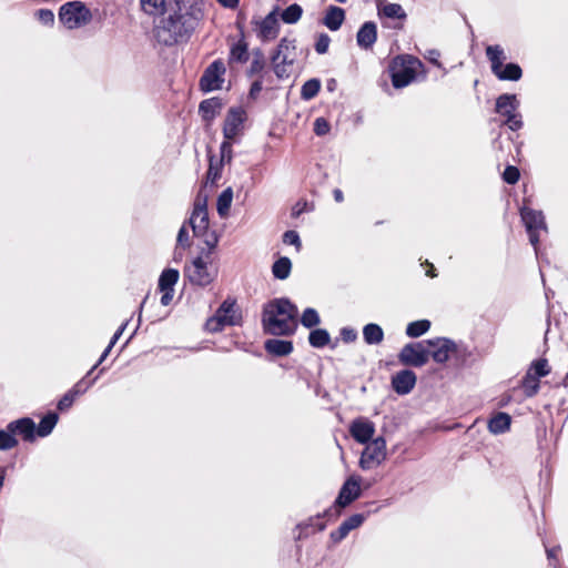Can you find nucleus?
I'll list each match as a JSON object with an SVG mask.
<instances>
[{
    "label": "nucleus",
    "mask_w": 568,
    "mask_h": 568,
    "mask_svg": "<svg viewBox=\"0 0 568 568\" xmlns=\"http://www.w3.org/2000/svg\"><path fill=\"white\" fill-rule=\"evenodd\" d=\"M202 16V10L195 2H169L163 17L154 27V38L166 47L185 42L196 29Z\"/></svg>",
    "instance_id": "obj_1"
},
{
    "label": "nucleus",
    "mask_w": 568,
    "mask_h": 568,
    "mask_svg": "<svg viewBox=\"0 0 568 568\" xmlns=\"http://www.w3.org/2000/svg\"><path fill=\"white\" fill-rule=\"evenodd\" d=\"M297 307L287 298H275L264 305L262 324L271 335H291L297 327Z\"/></svg>",
    "instance_id": "obj_2"
},
{
    "label": "nucleus",
    "mask_w": 568,
    "mask_h": 568,
    "mask_svg": "<svg viewBox=\"0 0 568 568\" xmlns=\"http://www.w3.org/2000/svg\"><path fill=\"white\" fill-rule=\"evenodd\" d=\"M192 229L193 235L203 239L210 250L215 248L219 237L214 232H209V213L206 199L197 196L190 219L186 222Z\"/></svg>",
    "instance_id": "obj_3"
},
{
    "label": "nucleus",
    "mask_w": 568,
    "mask_h": 568,
    "mask_svg": "<svg viewBox=\"0 0 568 568\" xmlns=\"http://www.w3.org/2000/svg\"><path fill=\"white\" fill-rule=\"evenodd\" d=\"M422 69V61L413 55L396 57L390 64V78L394 88L402 89L410 84Z\"/></svg>",
    "instance_id": "obj_4"
},
{
    "label": "nucleus",
    "mask_w": 568,
    "mask_h": 568,
    "mask_svg": "<svg viewBox=\"0 0 568 568\" xmlns=\"http://www.w3.org/2000/svg\"><path fill=\"white\" fill-rule=\"evenodd\" d=\"M58 17L67 29L74 30L89 24L92 20V12L84 2L73 0L60 7Z\"/></svg>",
    "instance_id": "obj_5"
},
{
    "label": "nucleus",
    "mask_w": 568,
    "mask_h": 568,
    "mask_svg": "<svg viewBox=\"0 0 568 568\" xmlns=\"http://www.w3.org/2000/svg\"><path fill=\"white\" fill-rule=\"evenodd\" d=\"M241 320V312L235 301L226 298L216 310L215 314L207 318L205 329L210 333H219L223 331L225 326L239 325Z\"/></svg>",
    "instance_id": "obj_6"
},
{
    "label": "nucleus",
    "mask_w": 568,
    "mask_h": 568,
    "mask_svg": "<svg viewBox=\"0 0 568 568\" xmlns=\"http://www.w3.org/2000/svg\"><path fill=\"white\" fill-rule=\"evenodd\" d=\"M519 101L516 94L504 93L496 99L495 111L505 118V125L511 131H518L523 128L520 113L517 112Z\"/></svg>",
    "instance_id": "obj_7"
},
{
    "label": "nucleus",
    "mask_w": 568,
    "mask_h": 568,
    "mask_svg": "<svg viewBox=\"0 0 568 568\" xmlns=\"http://www.w3.org/2000/svg\"><path fill=\"white\" fill-rule=\"evenodd\" d=\"M520 216L526 226V231L529 235V242L531 243V245L535 248V252L537 253L541 232H548L544 213L541 211H537L528 206H523L520 209Z\"/></svg>",
    "instance_id": "obj_8"
},
{
    "label": "nucleus",
    "mask_w": 568,
    "mask_h": 568,
    "mask_svg": "<svg viewBox=\"0 0 568 568\" xmlns=\"http://www.w3.org/2000/svg\"><path fill=\"white\" fill-rule=\"evenodd\" d=\"M361 496V477L353 475L343 484L334 504V509H328L323 516H339L341 509L348 506Z\"/></svg>",
    "instance_id": "obj_9"
},
{
    "label": "nucleus",
    "mask_w": 568,
    "mask_h": 568,
    "mask_svg": "<svg viewBox=\"0 0 568 568\" xmlns=\"http://www.w3.org/2000/svg\"><path fill=\"white\" fill-rule=\"evenodd\" d=\"M365 445L366 447L359 458V467L364 470H368L379 466L386 459V440L384 437L379 436Z\"/></svg>",
    "instance_id": "obj_10"
},
{
    "label": "nucleus",
    "mask_w": 568,
    "mask_h": 568,
    "mask_svg": "<svg viewBox=\"0 0 568 568\" xmlns=\"http://www.w3.org/2000/svg\"><path fill=\"white\" fill-rule=\"evenodd\" d=\"M403 365L422 367L429 361V348L426 341L406 344L398 354Z\"/></svg>",
    "instance_id": "obj_11"
},
{
    "label": "nucleus",
    "mask_w": 568,
    "mask_h": 568,
    "mask_svg": "<svg viewBox=\"0 0 568 568\" xmlns=\"http://www.w3.org/2000/svg\"><path fill=\"white\" fill-rule=\"evenodd\" d=\"M184 274L193 285L199 286L209 285L215 277V273L209 270L207 262L201 256L195 257L185 266Z\"/></svg>",
    "instance_id": "obj_12"
},
{
    "label": "nucleus",
    "mask_w": 568,
    "mask_h": 568,
    "mask_svg": "<svg viewBox=\"0 0 568 568\" xmlns=\"http://www.w3.org/2000/svg\"><path fill=\"white\" fill-rule=\"evenodd\" d=\"M225 65L221 60L213 61L204 71L200 80L203 91L220 90L224 82Z\"/></svg>",
    "instance_id": "obj_13"
},
{
    "label": "nucleus",
    "mask_w": 568,
    "mask_h": 568,
    "mask_svg": "<svg viewBox=\"0 0 568 568\" xmlns=\"http://www.w3.org/2000/svg\"><path fill=\"white\" fill-rule=\"evenodd\" d=\"M426 343L429 348V357L438 364H445L457 351L455 342L446 337L427 339Z\"/></svg>",
    "instance_id": "obj_14"
},
{
    "label": "nucleus",
    "mask_w": 568,
    "mask_h": 568,
    "mask_svg": "<svg viewBox=\"0 0 568 568\" xmlns=\"http://www.w3.org/2000/svg\"><path fill=\"white\" fill-rule=\"evenodd\" d=\"M244 121V110L242 108H231L223 125L224 139L236 141L243 132Z\"/></svg>",
    "instance_id": "obj_15"
},
{
    "label": "nucleus",
    "mask_w": 568,
    "mask_h": 568,
    "mask_svg": "<svg viewBox=\"0 0 568 568\" xmlns=\"http://www.w3.org/2000/svg\"><path fill=\"white\" fill-rule=\"evenodd\" d=\"M256 36L263 42H268L278 36L280 23L277 19V8L271 11L264 19L256 22Z\"/></svg>",
    "instance_id": "obj_16"
},
{
    "label": "nucleus",
    "mask_w": 568,
    "mask_h": 568,
    "mask_svg": "<svg viewBox=\"0 0 568 568\" xmlns=\"http://www.w3.org/2000/svg\"><path fill=\"white\" fill-rule=\"evenodd\" d=\"M349 434L355 442L367 444L374 439L375 424L365 417L355 418L349 425Z\"/></svg>",
    "instance_id": "obj_17"
},
{
    "label": "nucleus",
    "mask_w": 568,
    "mask_h": 568,
    "mask_svg": "<svg viewBox=\"0 0 568 568\" xmlns=\"http://www.w3.org/2000/svg\"><path fill=\"white\" fill-rule=\"evenodd\" d=\"M416 374L410 369H403L392 377V387L398 395H406L416 385Z\"/></svg>",
    "instance_id": "obj_18"
},
{
    "label": "nucleus",
    "mask_w": 568,
    "mask_h": 568,
    "mask_svg": "<svg viewBox=\"0 0 568 568\" xmlns=\"http://www.w3.org/2000/svg\"><path fill=\"white\" fill-rule=\"evenodd\" d=\"M365 520V516L363 514H354L345 519L336 530H333L329 534L333 542H341L346 536L354 529L362 526Z\"/></svg>",
    "instance_id": "obj_19"
},
{
    "label": "nucleus",
    "mask_w": 568,
    "mask_h": 568,
    "mask_svg": "<svg viewBox=\"0 0 568 568\" xmlns=\"http://www.w3.org/2000/svg\"><path fill=\"white\" fill-rule=\"evenodd\" d=\"M10 432L14 436L20 435L26 442H33L36 438V424L29 417H23L9 423Z\"/></svg>",
    "instance_id": "obj_20"
},
{
    "label": "nucleus",
    "mask_w": 568,
    "mask_h": 568,
    "mask_svg": "<svg viewBox=\"0 0 568 568\" xmlns=\"http://www.w3.org/2000/svg\"><path fill=\"white\" fill-rule=\"evenodd\" d=\"M377 40V27L374 22L367 21L365 22L356 34V41L358 47L362 49L368 50L372 49L374 43Z\"/></svg>",
    "instance_id": "obj_21"
},
{
    "label": "nucleus",
    "mask_w": 568,
    "mask_h": 568,
    "mask_svg": "<svg viewBox=\"0 0 568 568\" xmlns=\"http://www.w3.org/2000/svg\"><path fill=\"white\" fill-rule=\"evenodd\" d=\"M376 8L379 17L388 19H406L407 14L398 3L387 2L386 0H376Z\"/></svg>",
    "instance_id": "obj_22"
},
{
    "label": "nucleus",
    "mask_w": 568,
    "mask_h": 568,
    "mask_svg": "<svg viewBox=\"0 0 568 568\" xmlns=\"http://www.w3.org/2000/svg\"><path fill=\"white\" fill-rule=\"evenodd\" d=\"M344 20H345L344 9L336 7V6H329L325 11L322 22L331 31H337L342 27Z\"/></svg>",
    "instance_id": "obj_23"
},
{
    "label": "nucleus",
    "mask_w": 568,
    "mask_h": 568,
    "mask_svg": "<svg viewBox=\"0 0 568 568\" xmlns=\"http://www.w3.org/2000/svg\"><path fill=\"white\" fill-rule=\"evenodd\" d=\"M485 52L490 63L491 72L497 73L507 59L504 48L499 44L487 45Z\"/></svg>",
    "instance_id": "obj_24"
},
{
    "label": "nucleus",
    "mask_w": 568,
    "mask_h": 568,
    "mask_svg": "<svg viewBox=\"0 0 568 568\" xmlns=\"http://www.w3.org/2000/svg\"><path fill=\"white\" fill-rule=\"evenodd\" d=\"M294 61L293 54H284L281 57L280 54H273L272 63L273 69L278 79H285L290 75L288 68L292 67Z\"/></svg>",
    "instance_id": "obj_25"
},
{
    "label": "nucleus",
    "mask_w": 568,
    "mask_h": 568,
    "mask_svg": "<svg viewBox=\"0 0 568 568\" xmlns=\"http://www.w3.org/2000/svg\"><path fill=\"white\" fill-rule=\"evenodd\" d=\"M511 417L507 413L499 412L488 422V430L494 435L506 433L510 428Z\"/></svg>",
    "instance_id": "obj_26"
},
{
    "label": "nucleus",
    "mask_w": 568,
    "mask_h": 568,
    "mask_svg": "<svg viewBox=\"0 0 568 568\" xmlns=\"http://www.w3.org/2000/svg\"><path fill=\"white\" fill-rule=\"evenodd\" d=\"M264 346L267 353L276 356H286L293 351L292 342L284 339H268Z\"/></svg>",
    "instance_id": "obj_27"
},
{
    "label": "nucleus",
    "mask_w": 568,
    "mask_h": 568,
    "mask_svg": "<svg viewBox=\"0 0 568 568\" xmlns=\"http://www.w3.org/2000/svg\"><path fill=\"white\" fill-rule=\"evenodd\" d=\"M501 81H518L523 77V70L517 63H507L503 65L497 73H494Z\"/></svg>",
    "instance_id": "obj_28"
},
{
    "label": "nucleus",
    "mask_w": 568,
    "mask_h": 568,
    "mask_svg": "<svg viewBox=\"0 0 568 568\" xmlns=\"http://www.w3.org/2000/svg\"><path fill=\"white\" fill-rule=\"evenodd\" d=\"M363 337L368 345H377L384 339L383 328L377 324L369 323L363 328Z\"/></svg>",
    "instance_id": "obj_29"
},
{
    "label": "nucleus",
    "mask_w": 568,
    "mask_h": 568,
    "mask_svg": "<svg viewBox=\"0 0 568 568\" xmlns=\"http://www.w3.org/2000/svg\"><path fill=\"white\" fill-rule=\"evenodd\" d=\"M180 278V273L175 268H165L160 277L158 283L159 291L164 290H174L175 284Z\"/></svg>",
    "instance_id": "obj_30"
},
{
    "label": "nucleus",
    "mask_w": 568,
    "mask_h": 568,
    "mask_svg": "<svg viewBox=\"0 0 568 568\" xmlns=\"http://www.w3.org/2000/svg\"><path fill=\"white\" fill-rule=\"evenodd\" d=\"M222 108V103L217 98H212L204 100L200 103V112L202 113L203 119L210 121L215 118Z\"/></svg>",
    "instance_id": "obj_31"
},
{
    "label": "nucleus",
    "mask_w": 568,
    "mask_h": 568,
    "mask_svg": "<svg viewBox=\"0 0 568 568\" xmlns=\"http://www.w3.org/2000/svg\"><path fill=\"white\" fill-rule=\"evenodd\" d=\"M233 201V190L231 186L226 187L217 197L216 211L221 217L229 215Z\"/></svg>",
    "instance_id": "obj_32"
},
{
    "label": "nucleus",
    "mask_w": 568,
    "mask_h": 568,
    "mask_svg": "<svg viewBox=\"0 0 568 568\" xmlns=\"http://www.w3.org/2000/svg\"><path fill=\"white\" fill-rule=\"evenodd\" d=\"M292 271V262L288 257H280L272 266L273 276L277 280H286Z\"/></svg>",
    "instance_id": "obj_33"
},
{
    "label": "nucleus",
    "mask_w": 568,
    "mask_h": 568,
    "mask_svg": "<svg viewBox=\"0 0 568 568\" xmlns=\"http://www.w3.org/2000/svg\"><path fill=\"white\" fill-rule=\"evenodd\" d=\"M58 415L55 413L47 414L40 422L36 433L39 437H45L50 435L58 423Z\"/></svg>",
    "instance_id": "obj_34"
},
{
    "label": "nucleus",
    "mask_w": 568,
    "mask_h": 568,
    "mask_svg": "<svg viewBox=\"0 0 568 568\" xmlns=\"http://www.w3.org/2000/svg\"><path fill=\"white\" fill-rule=\"evenodd\" d=\"M429 328L430 322L428 320L410 322L406 327V335L416 338L427 333Z\"/></svg>",
    "instance_id": "obj_35"
},
{
    "label": "nucleus",
    "mask_w": 568,
    "mask_h": 568,
    "mask_svg": "<svg viewBox=\"0 0 568 568\" xmlns=\"http://www.w3.org/2000/svg\"><path fill=\"white\" fill-rule=\"evenodd\" d=\"M302 14V7L297 3H293L283 10L281 19L284 23L294 24L301 19Z\"/></svg>",
    "instance_id": "obj_36"
},
{
    "label": "nucleus",
    "mask_w": 568,
    "mask_h": 568,
    "mask_svg": "<svg viewBox=\"0 0 568 568\" xmlns=\"http://www.w3.org/2000/svg\"><path fill=\"white\" fill-rule=\"evenodd\" d=\"M331 341L329 334L324 328H316L308 335V342L313 347L321 348L326 346Z\"/></svg>",
    "instance_id": "obj_37"
},
{
    "label": "nucleus",
    "mask_w": 568,
    "mask_h": 568,
    "mask_svg": "<svg viewBox=\"0 0 568 568\" xmlns=\"http://www.w3.org/2000/svg\"><path fill=\"white\" fill-rule=\"evenodd\" d=\"M321 89V81L318 79L307 80L301 90V98L305 101L312 100L317 95Z\"/></svg>",
    "instance_id": "obj_38"
},
{
    "label": "nucleus",
    "mask_w": 568,
    "mask_h": 568,
    "mask_svg": "<svg viewBox=\"0 0 568 568\" xmlns=\"http://www.w3.org/2000/svg\"><path fill=\"white\" fill-rule=\"evenodd\" d=\"M18 445V439L13 432H10L9 424L0 429V450H9Z\"/></svg>",
    "instance_id": "obj_39"
},
{
    "label": "nucleus",
    "mask_w": 568,
    "mask_h": 568,
    "mask_svg": "<svg viewBox=\"0 0 568 568\" xmlns=\"http://www.w3.org/2000/svg\"><path fill=\"white\" fill-rule=\"evenodd\" d=\"M166 6L165 0H141L143 11L150 16L164 13Z\"/></svg>",
    "instance_id": "obj_40"
},
{
    "label": "nucleus",
    "mask_w": 568,
    "mask_h": 568,
    "mask_svg": "<svg viewBox=\"0 0 568 568\" xmlns=\"http://www.w3.org/2000/svg\"><path fill=\"white\" fill-rule=\"evenodd\" d=\"M320 315L315 308L308 307L304 310L301 316V324L306 328L315 327L320 324Z\"/></svg>",
    "instance_id": "obj_41"
},
{
    "label": "nucleus",
    "mask_w": 568,
    "mask_h": 568,
    "mask_svg": "<svg viewBox=\"0 0 568 568\" xmlns=\"http://www.w3.org/2000/svg\"><path fill=\"white\" fill-rule=\"evenodd\" d=\"M230 57L232 61L245 62L248 58L247 44L243 41L233 44Z\"/></svg>",
    "instance_id": "obj_42"
},
{
    "label": "nucleus",
    "mask_w": 568,
    "mask_h": 568,
    "mask_svg": "<svg viewBox=\"0 0 568 568\" xmlns=\"http://www.w3.org/2000/svg\"><path fill=\"white\" fill-rule=\"evenodd\" d=\"M37 20L47 27H52L54 24V13L50 9H39L34 13Z\"/></svg>",
    "instance_id": "obj_43"
},
{
    "label": "nucleus",
    "mask_w": 568,
    "mask_h": 568,
    "mask_svg": "<svg viewBox=\"0 0 568 568\" xmlns=\"http://www.w3.org/2000/svg\"><path fill=\"white\" fill-rule=\"evenodd\" d=\"M232 142H234V141L225 140V139L222 142V144L220 146L221 159L219 161L221 164L231 163L232 158H233Z\"/></svg>",
    "instance_id": "obj_44"
},
{
    "label": "nucleus",
    "mask_w": 568,
    "mask_h": 568,
    "mask_svg": "<svg viewBox=\"0 0 568 568\" xmlns=\"http://www.w3.org/2000/svg\"><path fill=\"white\" fill-rule=\"evenodd\" d=\"M313 528V531H322L325 529V524H316V520L314 518H310L307 523L297 525V528L300 529V534L297 538L306 537L308 535L307 529Z\"/></svg>",
    "instance_id": "obj_45"
},
{
    "label": "nucleus",
    "mask_w": 568,
    "mask_h": 568,
    "mask_svg": "<svg viewBox=\"0 0 568 568\" xmlns=\"http://www.w3.org/2000/svg\"><path fill=\"white\" fill-rule=\"evenodd\" d=\"M189 224L187 223H184L180 230H179V233H178V237H176V245H179L180 247H190L191 246V236H190V233H189Z\"/></svg>",
    "instance_id": "obj_46"
},
{
    "label": "nucleus",
    "mask_w": 568,
    "mask_h": 568,
    "mask_svg": "<svg viewBox=\"0 0 568 568\" xmlns=\"http://www.w3.org/2000/svg\"><path fill=\"white\" fill-rule=\"evenodd\" d=\"M283 242L286 245L295 246L296 252H300L301 248H302V241H301L300 235H298V233L296 231H293V230L286 231L283 234Z\"/></svg>",
    "instance_id": "obj_47"
},
{
    "label": "nucleus",
    "mask_w": 568,
    "mask_h": 568,
    "mask_svg": "<svg viewBox=\"0 0 568 568\" xmlns=\"http://www.w3.org/2000/svg\"><path fill=\"white\" fill-rule=\"evenodd\" d=\"M331 38L326 33H320L315 42V51L318 54H325L328 51Z\"/></svg>",
    "instance_id": "obj_48"
},
{
    "label": "nucleus",
    "mask_w": 568,
    "mask_h": 568,
    "mask_svg": "<svg viewBox=\"0 0 568 568\" xmlns=\"http://www.w3.org/2000/svg\"><path fill=\"white\" fill-rule=\"evenodd\" d=\"M294 49L295 40L282 38L277 45V50L274 54H280L281 57H283L284 54H292L291 51H293Z\"/></svg>",
    "instance_id": "obj_49"
},
{
    "label": "nucleus",
    "mask_w": 568,
    "mask_h": 568,
    "mask_svg": "<svg viewBox=\"0 0 568 568\" xmlns=\"http://www.w3.org/2000/svg\"><path fill=\"white\" fill-rule=\"evenodd\" d=\"M264 65H265L264 57L260 51H257V52H255L254 58L251 62L248 73L251 75L260 73L264 69Z\"/></svg>",
    "instance_id": "obj_50"
},
{
    "label": "nucleus",
    "mask_w": 568,
    "mask_h": 568,
    "mask_svg": "<svg viewBox=\"0 0 568 568\" xmlns=\"http://www.w3.org/2000/svg\"><path fill=\"white\" fill-rule=\"evenodd\" d=\"M222 165L220 162L214 163L213 158L210 159V165L206 174L207 181L214 183L221 176Z\"/></svg>",
    "instance_id": "obj_51"
},
{
    "label": "nucleus",
    "mask_w": 568,
    "mask_h": 568,
    "mask_svg": "<svg viewBox=\"0 0 568 568\" xmlns=\"http://www.w3.org/2000/svg\"><path fill=\"white\" fill-rule=\"evenodd\" d=\"M519 176H520L519 170L513 165H508L503 173V179L508 184L517 183L519 180Z\"/></svg>",
    "instance_id": "obj_52"
},
{
    "label": "nucleus",
    "mask_w": 568,
    "mask_h": 568,
    "mask_svg": "<svg viewBox=\"0 0 568 568\" xmlns=\"http://www.w3.org/2000/svg\"><path fill=\"white\" fill-rule=\"evenodd\" d=\"M94 381L95 379L87 381L85 378H82L70 389V392L73 393L75 397L82 395L93 385Z\"/></svg>",
    "instance_id": "obj_53"
},
{
    "label": "nucleus",
    "mask_w": 568,
    "mask_h": 568,
    "mask_svg": "<svg viewBox=\"0 0 568 568\" xmlns=\"http://www.w3.org/2000/svg\"><path fill=\"white\" fill-rule=\"evenodd\" d=\"M75 398L77 397L74 396V394L69 390L58 402V409L61 412L69 409L73 405V402L75 400Z\"/></svg>",
    "instance_id": "obj_54"
},
{
    "label": "nucleus",
    "mask_w": 568,
    "mask_h": 568,
    "mask_svg": "<svg viewBox=\"0 0 568 568\" xmlns=\"http://www.w3.org/2000/svg\"><path fill=\"white\" fill-rule=\"evenodd\" d=\"M314 132L316 135H325L329 132V124L324 118H317L314 122Z\"/></svg>",
    "instance_id": "obj_55"
},
{
    "label": "nucleus",
    "mask_w": 568,
    "mask_h": 568,
    "mask_svg": "<svg viewBox=\"0 0 568 568\" xmlns=\"http://www.w3.org/2000/svg\"><path fill=\"white\" fill-rule=\"evenodd\" d=\"M532 369L537 377H544L549 374V368L546 359H539L534 363Z\"/></svg>",
    "instance_id": "obj_56"
},
{
    "label": "nucleus",
    "mask_w": 568,
    "mask_h": 568,
    "mask_svg": "<svg viewBox=\"0 0 568 568\" xmlns=\"http://www.w3.org/2000/svg\"><path fill=\"white\" fill-rule=\"evenodd\" d=\"M341 336H342V339L346 343H351V342H354L357 337V333L355 329L353 328H349V327H344L342 331H341Z\"/></svg>",
    "instance_id": "obj_57"
},
{
    "label": "nucleus",
    "mask_w": 568,
    "mask_h": 568,
    "mask_svg": "<svg viewBox=\"0 0 568 568\" xmlns=\"http://www.w3.org/2000/svg\"><path fill=\"white\" fill-rule=\"evenodd\" d=\"M440 53L438 50L432 49L427 51L425 58L437 68H443V64L438 60Z\"/></svg>",
    "instance_id": "obj_58"
},
{
    "label": "nucleus",
    "mask_w": 568,
    "mask_h": 568,
    "mask_svg": "<svg viewBox=\"0 0 568 568\" xmlns=\"http://www.w3.org/2000/svg\"><path fill=\"white\" fill-rule=\"evenodd\" d=\"M160 292L162 293L161 304L163 306L170 305L173 300V296H174V290H164V291H160Z\"/></svg>",
    "instance_id": "obj_59"
},
{
    "label": "nucleus",
    "mask_w": 568,
    "mask_h": 568,
    "mask_svg": "<svg viewBox=\"0 0 568 568\" xmlns=\"http://www.w3.org/2000/svg\"><path fill=\"white\" fill-rule=\"evenodd\" d=\"M525 387H526V394L528 396H532V395H535L538 392L539 383H538V381H531V382L527 381L525 383Z\"/></svg>",
    "instance_id": "obj_60"
},
{
    "label": "nucleus",
    "mask_w": 568,
    "mask_h": 568,
    "mask_svg": "<svg viewBox=\"0 0 568 568\" xmlns=\"http://www.w3.org/2000/svg\"><path fill=\"white\" fill-rule=\"evenodd\" d=\"M128 323H123L119 328L118 331L114 333V335L112 336L111 341H110V347H113L115 345V343L118 342V339L120 338V336L123 334L125 327H126Z\"/></svg>",
    "instance_id": "obj_61"
},
{
    "label": "nucleus",
    "mask_w": 568,
    "mask_h": 568,
    "mask_svg": "<svg viewBox=\"0 0 568 568\" xmlns=\"http://www.w3.org/2000/svg\"><path fill=\"white\" fill-rule=\"evenodd\" d=\"M187 247H180L179 245H176L173 252V261L176 263L181 262L183 260L184 250Z\"/></svg>",
    "instance_id": "obj_62"
},
{
    "label": "nucleus",
    "mask_w": 568,
    "mask_h": 568,
    "mask_svg": "<svg viewBox=\"0 0 568 568\" xmlns=\"http://www.w3.org/2000/svg\"><path fill=\"white\" fill-rule=\"evenodd\" d=\"M111 349H112V347H110V344H109L108 347L102 353V355L100 356L98 363L92 367V369L89 372L88 375H90L92 373V371L98 367V365H100L108 357Z\"/></svg>",
    "instance_id": "obj_63"
},
{
    "label": "nucleus",
    "mask_w": 568,
    "mask_h": 568,
    "mask_svg": "<svg viewBox=\"0 0 568 568\" xmlns=\"http://www.w3.org/2000/svg\"><path fill=\"white\" fill-rule=\"evenodd\" d=\"M261 90H262V81H260V80L254 81L251 85L250 94L256 95L261 92Z\"/></svg>",
    "instance_id": "obj_64"
}]
</instances>
